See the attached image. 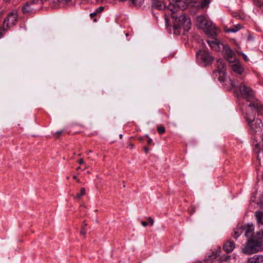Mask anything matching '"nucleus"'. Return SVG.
<instances>
[{
	"label": "nucleus",
	"instance_id": "f257e3e1",
	"mask_svg": "<svg viewBox=\"0 0 263 263\" xmlns=\"http://www.w3.org/2000/svg\"><path fill=\"white\" fill-rule=\"evenodd\" d=\"M166 13L174 19L175 30L182 28L184 31H188L190 29L191 21L182 12H180V14L177 12H167Z\"/></svg>",
	"mask_w": 263,
	"mask_h": 263
},
{
	"label": "nucleus",
	"instance_id": "f03ea898",
	"mask_svg": "<svg viewBox=\"0 0 263 263\" xmlns=\"http://www.w3.org/2000/svg\"><path fill=\"white\" fill-rule=\"evenodd\" d=\"M193 1L190 0H172L167 7L166 12H177L180 14V12L183 10L189 8L193 10V6H190V4Z\"/></svg>",
	"mask_w": 263,
	"mask_h": 263
},
{
	"label": "nucleus",
	"instance_id": "7ed1b4c3",
	"mask_svg": "<svg viewBox=\"0 0 263 263\" xmlns=\"http://www.w3.org/2000/svg\"><path fill=\"white\" fill-rule=\"evenodd\" d=\"M262 245L263 242L255 235L248 239L245 247L242 249V252L248 255L255 253L261 250Z\"/></svg>",
	"mask_w": 263,
	"mask_h": 263
},
{
	"label": "nucleus",
	"instance_id": "20e7f679",
	"mask_svg": "<svg viewBox=\"0 0 263 263\" xmlns=\"http://www.w3.org/2000/svg\"><path fill=\"white\" fill-rule=\"evenodd\" d=\"M46 0H32L27 2L22 8L24 14L34 13L40 10Z\"/></svg>",
	"mask_w": 263,
	"mask_h": 263
},
{
	"label": "nucleus",
	"instance_id": "39448f33",
	"mask_svg": "<svg viewBox=\"0 0 263 263\" xmlns=\"http://www.w3.org/2000/svg\"><path fill=\"white\" fill-rule=\"evenodd\" d=\"M196 23L199 28L204 30L207 33L213 32L216 29L215 26L202 15L197 17Z\"/></svg>",
	"mask_w": 263,
	"mask_h": 263
},
{
	"label": "nucleus",
	"instance_id": "423d86ee",
	"mask_svg": "<svg viewBox=\"0 0 263 263\" xmlns=\"http://www.w3.org/2000/svg\"><path fill=\"white\" fill-rule=\"evenodd\" d=\"M17 20V15L16 13H10L8 15L4 21L3 26L0 28V38L3 37L6 30L15 24Z\"/></svg>",
	"mask_w": 263,
	"mask_h": 263
},
{
	"label": "nucleus",
	"instance_id": "0eeeda50",
	"mask_svg": "<svg viewBox=\"0 0 263 263\" xmlns=\"http://www.w3.org/2000/svg\"><path fill=\"white\" fill-rule=\"evenodd\" d=\"M246 119L250 128L254 132H257L262 126L261 121L259 119H255L254 115H246Z\"/></svg>",
	"mask_w": 263,
	"mask_h": 263
},
{
	"label": "nucleus",
	"instance_id": "6e6552de",
	"mask_svg": "<svg viewBox=\"0 0 263 263\" xmlns=\"http://www.w3.org/2000/svg\"><path fill=\"white\" fill-rule=\"evenodd\" d=\"M238 90L240 95L246 99L248 101L252 100L254 97V92L253 89L243 83L240 84Z\"/></svg>",
	"mask_w": 263,
	"mask_h": 263
},
{
	"label": "nucleus",
	"instance_id": "1a4fd4ad",
	"mask_svg": "<svg viewBox=\"0 0 263 263\" xmlns=\"http://www.w3.org/2000/svg\"><path fill=\"white\" fill-rule=\"evenodd\" d=\"M197 55L205 65L212 63L214 60L213 56L210 54L209 51L206 50H199L197 52Z\"/></svg>",
	"mask_w": 263,
	"mask_h": 263
},
{
	"label": "nucleus",
	"instance_id": "9d476101",
	"mask_svg": "<svg viewBox=\"0 0 263 263\" xmlns=\"http://www.w3.org/2000/svg\"><path fill=\"white\" fill-rule=\"evenodd\" d=\"M210 2L211 0H202L200 2L199 1H193L190 4V6H193V10H191L192 12L195 14L200 9L208 7Z\"/></svg>",
	"mask_w": 263,
	"mask_h": 263
},
{
	"label": "nucleus",
	"instance_id": "9b49d317",
	"mask_svg": "<svg viewBox=\"0 0 263 263\" xmlns=\"http://www.w3.org/2000/svg\"><path fill=\"white\" fill-rule=\"evenodd\" d=\"M207 43L211 47V49L216 51H220L223 50L224 46L220 41L216 38H212L211 40L208 39Z\"/></svg>",
	"mask_w": 263,
	"mask_h": 263
},
{
	"label": "nucleus",
	"instance_id": "f8f14e48",
	"mask_svg": "<svg viewBox=\"0 0 263 263\" xmlns=\"http://www.w3.org/2000/svg\"><path fill=\"white\" fill-rule=\"evenodd\" d=\"M225 58L230 63H233L236 57L233 51L227 45H226L223 49Z\"/></svg>",
	"mask_w": 263,
	"mask_h": 263
},
{
	"label": "nucleus",
	"instance_id": "ddd939ff",
	"mask_svg": "<svg viewBox=\"0 0 263 263\" xmlns=\"http://www.w3.org/2000/svg\"><path fill=\"white\" fill-rule=\"evenodd\" d=\"M243 232L245 233V235L251 238L255 234H254V226L253 224H247L242 226Z\"/></svg>",
	"mask_w": 263,
	"mask_h": 263
},
{
	"label": "nucleus",
	"instance_id": "4468645a",
	"mask_svg": "<svg viewBox=\"0 0 263 263\" xmlns=\"http://www.w3.org/2000/svg\"><path fill=\"white\" fill-rule=\"evenodd\" d=\"M249 107L256 110L258 115H263V105L258 101L251 102Z\"/></svg>",
	"mask_w": 263,
	"mask_h": 263
},
{
	"label": "nucleus",
	"instance_id": "2eb2a0df",
	"mask_svg": "<svg viewBox=\"0 0 263 263\" xmlns=\"http://www.w3.org/2000/svg\"><path fill=\"white\" fill-rule=\"evenodd\" d=\"M217 70L220 74L224 75L225 74L226 65L222 59H218L217 61Z\"/></svg>",
	"mask_w": 263,
	"mask_h": 263
},
{
	"label": "nucleus",
	"instance_id": "dca6fc26",
	"mask_svg": "<svg viewBox=\"0 0 263 263\" xmlns=\"http://www.w3.org/2000/svg\"><path fill=\"white\" fill-rule=\"evenodd\" d=\"M231 69L234 72L239 75L242 74L244 71L243 66L238 62L232 64Z\"/></svg>",
	"mask_w": 263,
	"mask_h": 263
},
{
	"label": "nucleus",
	"instance_id": "f3484780",
	"mask_svg": "<svg viewBox=\"0 0 263 263\" xmlns=\"http://www.w3.org/2000/svg\"><path fill=\"white\" fill-rule=\"evenodd\" d=\"M235 245L234 242L231 240H229L223 245V250L228 253L231 252L235 248Z\"/></svg>",
	"mask_w": 263,
	"mask_h": 263
},
{
	"label": "nucleus",
	"instance_id": "a211bd4d",
	"mask_svg": "<svg viewBox=\"0 0 263 263\" xmlns=\"http://www.w3.org/2000/svg\"><path fill=\"white\" fill-rule=\"evenodd\" d=\"M247 263H263V255H255L253 257L248 258Z\"/></svg>",
	"mask_w": 263,
	"mask_h": 263
},
{
	"label": "nucleus",
	"instance_id": "6ab92c4d",
	"mask_svg": "<svg viewBox=\"0 0 263 263\" xmlns=\"http://www.w3.org/2000/svg\"><path fill=\"white\" fill-rule=\"evenodd\" d=\"M153 7L159 10L165 8V4L160 0H153Z\"/></svg>",
	"mask_w": 263,
	"mask_h": 263
},
{
	"label": "nucleus",
	"instance_id": "aec40b11",
	"mask_svg": "<svg viewBox=\"0 0 263 263\" xmlns=\"http://www.w3.org/2000/svg\"><path fill=\"white\" fill-rule=\"evenodd\" d=\"M255 216L258 225H263V213L257 211L255 213Z\"/></svg>",
	"mask_w": 263,
	"mask_h": 263
},
{
	"label": "nucleus",
	"instance_id": "412c9836",
	"mask_svg": "<svg viewBox=\"0 0 263 263\" xmlns=\"http://www.w3.org/2000/svg\"><path fill=\"white\" fill-rule=\"evenodd\" d=\"M243 233L242 226H238L237 228L234 230L233 237L237 239L238 236Z\"/></svg>",
	"mask_w": 263,
	"mask_h": 263
},
{
	"label": "nucleus",
	"instance_id": "4be33fe9",
	"mask_svg": "<svg viewBox=\"0 0 263 263\" xmlns=\"http://www.w3.org/2000/svg\"><path fill=\"white\" fill-rule=\"evenodd\" d=\"M241 28V26L239 24L233 25L230 28L225 29V31L227 33L236 32Z\"/></svg>",
	"mask_w": 263,
	"mask_h": 263
},
{
	"label": "nucleus",
	"instance_id": "5701e85b",
	"mask_svg": "<svg viewBox=\"0 0 263 263\" xmlns=\"http://www.w3.org/2000/svg\"><path fill=\"white\" fill-rule=\"evenodd\" d=\"M132 3L136 6H140L144 0H130Z\"/></svg>",
	"mask_w": 263,
	"mask_h": 263
},
{
	"label": "nucleus",
	"instance_id": "b1692460",
	"mask_svg": "<svg viewBox=\"0 0 263 263\" xmlns=\"http://www.w3.org/2000/svg\"><path fill=\"white\" fill-rule=\"evenodd\" d=\"M85 194V189L84 187H82L80 190V192L77 194L76 198H80Z\"/></svg>",
	"mask_w": 263,
	"mask_h": 263
},
{
	"label": "nucleus",
	"instance_id": "393cba45",
	"mask_svg": "<svg viewBox=\"0 0 263 263\" xmlns=\"http://www.w3.org/2000/svg\"><path fill=\"white\" fill-rule=\"evenodd\" d=\"M255 235L261 242H263V230L261 231L257 232L255 234Z\"/></svg>",
	"mask_w": 263,
	"mask_h": 263
},
{
	"label": "nucleus",
	"instance_id": "a878e982",
	"mask_svg": "<svg viewBox=\"0 0 263 263\" xmlns=\"http://www.w3.org/2000/svg\"><path fill=\"white\" fill-rule=\"evenodd\" d=\"M165 128L163 126H159L157 127V131L160 134H162L165 132Z\"/></svg>",
	"mask_w": 263,
	"mask_h": 263
},
{
	"label": "nucleus",
	"instance_id": "bb28decb",
	"mask_svg": "<svg viewBox=\"0 0 263 263\" xmlns=\"http://www.w3.org/2000/svg\"><path fill=\"white\" fill-rule=\"evenodd\" d=\"M257 204H258V206L260 207V208L263 209V193L260 197L259 201Z\"/></svg>",
	"mask_w": 263,
	"mask_h": 263
},
{
	"label": "nucleus",
	"instance_id": "cd10ccee",
	"mask_svg": "<svg viewBox=\"0 0 263 263\" xmlns=\"http://www.w3.org/2000/svg\"><path fill=\"white\" fill-rule=\"evenodd\" d=\"M104 7L101 6V7H99L98 8H97L95 11L97 13V14L98 13H101L104 10Z\"/></svg>",
	"mask_w": 263,
	"mask_h": 263
},
{
	"label": "nucleus",
	"instance_id": "c85d7f7f",
	"mask_svg": "<svg viewBox=\"0 0 263 263\" xmlns=\"http://www.w3.org/2000/svg\"><path fill=\"white\" fill-rule=\"evenodd\" d=\"M189 211L191 214H193L196 211L195 208L194 206H191L189 209Z\"/></svg>",
	"mask_w": 263,
	"mask_h": 263
},
{
	"label": "nucleus",
	"instance_id": "c756f323",
	"mask_svg": "<svg viewBox=\"0 0 263 263\" xmlns=\"http://www.w3.org/2000/svg\"><path fill=\"white\" fill-rule=\"evenodd\" d=\"M147 220H148L151 226H152L154 223V219L151 217H148L147 218Z\"/></svg>",
	"mask_w": 263,
	"mask_h": 263
},
{
	"label": "nucleus",
	"instance_id": "7c9ffc66",
	"mask_svg": "<svg viewBox=\"0 0 263 263\" xmlns=\"http://www.w3.org/2000/svg\"><path fill=\"white\" fill-rule=\"evenodd\" d=\"M80 233L81 235L85 236L86 235V230L83 227L81 230Z\"/></svg>",
	"mask_w": 263,
	"mask_h": 263
},
{
	"label": "nucleus",
	"instance_id": "2f4dec72",
	"mask_svg": "<svg viewBox=\"0 0 263 263\" xmlns=\"http://www.w3.org/2000/svg\"><path fill=\"white\" fill-rule=\"evenodd\" d=\"M146 137L148 138L147 140V144L148 145H152L153 144L152 140L151 138H150L148 136H146Z\"/></svg>",
	"mask_w": 263,
	"mask_h": 263
},
{
	"label": "nucleus",
	"instance_id": "473e14b6",
	"mask_svg": "<svg viewBox=\"0 0 263 263\" xmlns=\"http://www.w3.org/2000/svg\"><path fill=\"white\" fill-rule=\"evenodd\" d=\"M62 133H63L62 130L57 132L55 133V135L57 136V138H59L62 135Z\"/></svg>",
	"mask_w": 263,
	"mask_h": 263
},
{
	"label": "nucleus",
	"instance_id": "72a5a7b5",
	"mask_svg": "<svg viewBox=\"0 0 263 263\" xmlns=\"http://www.w3.org/2000/svg\"><path fill=\"white\" fill-rule=\"evenodd\" d=\"M70 1L71 0H58V1L60 3H66Z\"/></svg>",
	"mask_w": 263,
	"mask_h": 263
},
{
	"label": "nucleus",
	"instance_id": "f704fd0d",
	"mask_svg": "<svg viewBox=\"0 0 263 263\" xmlns=\"http://www.w3.org/2000/svg\"><path fill=\"white\" fill-rule=\"evenodd\" d=\"M141 223L144 227H146L148 225L147 222L145 221H142Z\"/></svg>",
	"mask_w": 263,
	"mask_h": 263
},
{
	"label": "nucleus",
	"instance_id": "c9c22d12",
	"mask_svg": "<svg viewBox=\"0 0 263 263\" xmlns=\"http://www.w3.org/2000/svg\"><path fill=\"white\" fill-rule=\"evenodd\" d=\"M143 149H144V151L145 153H148L149 152V149L147 146L144 147Z\"/></svg>",
	"mask_w": 263,
	"mask_h": 263
},
{
	"label": "nucleus",
	"instance_id": "e433bc0d",
	"mask_svg": "<svg viewBox=\"0 0 263 263\" xmlns=\"http://www.w3.org/2000/svg\"><path fill=\"white\" fill-rule=\"evenodd\" d=\"M230 84H231L232 87L233 88H235L236 86H235L234 82L232 80H230Z\"/></svg>",
	"mask_w": 263,
	"mask_h": 263
},
{
	"label": "nucleus",
	"instance_id": "4c0bfd02",
	"mask_svg": "<svg viewBox=\"0 0 263 263\" xmlns=\"http://www.w3.org/2000/svg\"><path fill=\"white\" fill-rule=\"evenodd\" d=\"M97 15V13L96 12V11L93 13H90V16L91 17V18H92L94 16H95L96 15Z\"/></svg>",
	"mask_w": 263,
	"mask_h": 263
},
{
	"label": "nucleus",
	"instance_id": "58836bf2",
	"mask_svg": "<svg viewBox=\"0 0 263 263\" xmlns=\"http://www.w3.org/2000/svg\"><path fill=\"white\" fill-rule=\"evenodd\" d=\"M230 256L229 255H227L223 259H222V260L224 261H227L230 259Z\"/></svg>",
	"mask_w": 263,
	"mask_h": 263
},
{
	"label": "nucleus",
	"instance_id": "ea45409f",
	"mask_svg": "<svg viewBox=\"0 0 263 263\" xmlns=\"http://www.w3.org/2000/svg\"><path fill=\"white\" fill-rule=\"evenodd\" d=\"M84 163V160H83V159H80L79 160V163L80 164H83Z\"/></svg>",
	"mask_w": 263,
	"mask_h": 263
},
{
	"label": "nucleus",
	"instance_id": "a19ab883",
	"mask_svg": "<svg viewBox=\"0 0 263 263\" xmlns=\"http://www.w3.org/2000/svg\"><path fill=\"white\" fill-rule=\"evenodd\" d=\"M73 179L77 180L78 182H80L79 179L77 178V177L76 176H73Z\"/></svg>",
	"mask_w": 263,
	"mask_h": 263
},
{
	"label": "nucleus",
	"instance_id": "79ce46f5",
	"mask_svg": "<svg viewBox=\"0 0 263 263\" xmlns=\"http://www.w3.org/2000/svg\"><path fill=\"white\" fill-rule=\"evenodd\" d=\"M128 147L130 148V149H132L134 147V145L132 144V143H130L128 145Z\"/></svg>",
	"mask_w": 263,
	"mask_h": 263
},
{
	"label": "nucleus",
	"instance_id": "37998d69",
	"mask_svg": "<svg viewBox=\"0 0 263 263\" xmlns=\"http://www.w3.org/2000/svg\"><path fill=\"white\" fill-rule=\"evenodd\" d=\"M243 59H244L245 61H247L248 60V58H247V57L246 55L244 54L243 55Z\"/></svg>",
	"mask_w": 263,
	"mask_h": 263
},
{
	"label": "nucleus",
	"instance_id": "c03bdc74",
	"mask_svg": "<svg viewBox=\"0 0 263 263\" xmlns=\"http://www.w3.org/2000/svg\"><path fill=\"white\" fill-rule=\"evenodd\" d=\"M79 169H80V166H79V167H78L77 168V170H79Z\"/></svg>",
	"mask_w": 263,
	"mask_h": 263
},
{
	"label": "nucleus",
	"instance_id": "a18cd8bd",
	"mask_svg": "<svg viewBox=\"0 0 263 263\" xmlns=\"http://www.w3.org/2000/svg\"><path fill=\"white\" fill-rule=\"evenodd\" d=\"M91 151L90 150V151H89L88 152H87V154H89V153H91Z\"/></svg>",
	"mask_w": 263,
	"mask_h": 263
},
{
	"label": "nucleus",
	"instance_id": "49530a36",
	"mask_svg": "<svg viewBox=\"0 0 263 263\" xmlns=\"http://www.w3.org/2000/svg\"><path fill=\"white\" fill-rule=\"evenodd\" d=\"M91 151L90 150V151H89L88 152H87V154H89V153H91Z\"/></svg>",
	"mask_w": 263,
	"mask_h": 263
},
{
	"label": "nucleus",
	"instance_id": "de8ad7c7",
	"mask_svg": "<svg viewBox=\"0 0 263 263\" xmlns=\"http://www.w3.org/2000/svg\"><path fill=\"white\" fill-rule=\"evenodd\" d=\"M120 136V138H122V135H121Z\"/></svg>",
	"mask_w": 263,
	"mask_h": 263
},
{
	"label": "nucleus",
	"instance_id": "09e8293b",
	"mask_svg": "<svg viewBox=\"0 0 263 263\" xmlns=\"http://www.w3.org/2000/svg\"><path fill=\"white\" fill-rule=\"evenodd\" d=\"M87 226V224L86 223H84V226Z\"/></svg>",
	"mask_w": 263,
	"mask_h": 263
},
{
	"label": "nucleus",
	"instance_id": "8fccbe9b",
	"mask_svg": "<svg viewBox=\"0 0 263 263\" xmlns=\"http://www.w3.org/2000/svg\"><path fill=\"white\" fill-rule=\"evenodd\" d=\"M88 168V167H87V166H86V167H85V169H86V168Z\"/></svg>",
	"mask_w": 263,
	"mask_h": 263
}]
</instances>
